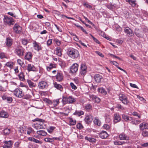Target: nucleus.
Returning a JSON list of instances; mask_svg holds the SVG:
<instances>
[{
    "instance_id": "29",
    "label": "nucleus",
    "mask_w": 148,
    "mask_h": 148,
    "mask_svg": "<svg viewBox=\"0 0 148 148\" xmlns=\"http://www.w3.org/2000/svg\"><path fill=\"white\" fill-rule=\"evenodd\" d=\"M56 53L59 56H61L62 55V50L60 47H58L56 49Z\"/></svg>"
},
{
    "instance_id": "61",
    "label": "nucleus",
    "mask_w": 148,
    "mask_h": 148,
    "mask_svg": "<svg viewBox=\"0 0 148 148\" xmlns=\"http://www.w3.org/2000/svg\"><path fill=\"white\" fill-rule=\"evenodd\" d=\"M22 42L23 45H26L28 41L27 40L23 39L22 40Z\"/></svg>"
},
{
    "instance_id": "47",
    "label": "nucleus",
    "mask_w": 148,
    "mask_h": 148,
    "mask_svg": "<svg viewBox=\"0 0 148 148\" xmlns=\"http://www.w3.org/2000/svg\"><path fill=\"white\" fill-rule=\"evenodd\" d=\"M92 108V106L90 104H87L85 106V108L87 110H91Z\"/></svg>"
},
{
    "instance_id": "8",
    "label": "nucleus",
    "mask_w": 148,
    "mask_h": 148,
    "mask_svg": "<svg viewBox=\"0 0 148 148\" xmlns=\"http://www.w3.org/2000/svg\"><path fill=\"white\" fill-rule=\"evenodd\" d=\"M3 143L4 144L3 146V148H11L12 146L13 142L10 140L8 141H5Z\"/></svg>"
},
{
    "instance_id": "18",
    "label": "nucleus",
    "mask_w": 148,
    "mask_h": 148,
    "mask_svg": "<svg viewBox=\"0 0 148 148\" xmlns=\"http://www.w3.org/2000/svg\"><path fill=\"white\" fill-rule=\"evenodd\" d=\"M124 31L129 36H132L134 34L132 30L129 27H125L124 29Z\"/></svg>"
},
{
    "instance_id": "44",
    "label": "nucleus",
    "mask_w": 148,
    "mask_h": 148,
    "mask_svg": "<svg viewBox=\"0 0 148 148\" xmlns=\"http://www.w3.org/2000/svg\"><path fill=\"white\" fill-rule=\"evenodd\" d=\"M139 30L138 29H136L135 30V34L138 37H141L142 36L140 32H139Z\"/></svg>"
},
{
    "instance_id": "11",
    "label": "nucleus",
    "mask_w": 148,
    "mask_h": 148,
    "mask_svg": "<svg viewBox=\"0 0 148 148\" xmlns=\"http://www.w3.org/2000/svg\"><path fill=\"white\" fill-rule=\"evenodd\" d=\"M13 28L14 31L16 33H20L21 32V27L17 24H15Z\"/></svg>"
},
{
    "instance_id": "28",
    "label": "nucleus",
    "mask_w": 148,
    "mask_h": 148,
    "mask_svg": "<svg viewBox=\"0 0 148 148\" xmlns=\"http://www.w3.org/2000/svg\"><path fill=\"white\" fill-rule=\"evenodd\" d=\"M54 86L55 88L60 90V91H62L63 90V88L60 84H57L56 82H55Z\"/></svg>"
},
{
    "instance_id": "63",
    "label": "nucleus",
    "mask_w": 148,
    "mask_h": 148,
    "mask_svg": "<svg viewBox=\"0 0 148 148\" xmlns=\"http://www.w3.org/2000/svg\"><path fill=\"white\" fill-rule=\"evenodd\" d=\"M32 96L29 95H26L24 96V99H28L31 98Z\"/></svg>"
},
{
    "instance_id": "12",
    "label": "nucleus",
    "mask_w": 148,
    "mask_h": 148,
    "mask_svg": "<svg viewBox=\"0 0 148 148\" xmlns=\"http://www.w3.org/2000/svg\"><path fill=\"white\" fill-rule=\"evenodd\" d=\"M33 46L34 49L37 51H39L41 50L42 48L41 45L39 43L37 42L36 41L34 42Z\"/></svg>"
},
{
    "instance_id": "38",
    "label": "nucleus",
    "mask_w": 148,
    "mask_h": 148,
    "mask_svg": "<svg viewBox=\"0 0 148 148\" xmlns=\"http://www.w3.org/2000/svg\"><path fill=\"white\" fill-rule=\"evenodd\" d=\"M127 2H128L132 6H135L136 0H125Z\"/></svg>"
},
{
    "instance_id": "50",
    "label": "nucleus",
    "mask_w": 148,
    "mask_h": 148,
    "mask_svg": "<svg viewBox=\"0 0 148 148\" xmlns=\"http://www.w3.org/2000/svg\"><path fill=\"white\" fill-rule=\"evenodd\" d=\"M3 133L4 134H8L10 133V129L8 128L5 129L3 130Z\"/></svg>"
},
{
    "instance_id": "60",
    "label": "nucleus",
    "mask_w": 148,
    "mask_h": 148,
    "mask_svg": "<svg viewBox=\"0 0 148 148\" xmlns=\"http://www.w3.org/2000/svg\"><path fill=\"white\" fill-rule=\"evenodd\" d=\"M103 127L104 129H105L106 130H108L110 128V126L107 124H104L103 126Z\"/></svg>"
},
{
    "instance_id": "9",
    "label": "nucleus",
    "mask_w": 148,
    "mask_h": 148,
    "mask_svg": "<svg viewBox=\"0 0 148 148\" xmlns=\"http://www.w3.org/2000/svg\"><path fill=\"white\" fill-rule=\"evenodd\" d=\"M48 84L46 82L44 81H41L40 82L38 85L39 88L43 89L48 86Z\"/></svg>"
},
{
    "instance_id": "34",
    "label": "nucleus",
    "mask_w": 148,
    "mask_h": 148,
    "mask_svg": "<svg viewBox=\"0 0 148 148\" xmlns=\"http://www.w3.org/2000/svg\"><path fill=\"white\" fill-rule=\"evenodd\" d=\"M27 82L28 83L30 87H34L36 86V84L32 82L31 80L28 79L27 80Z\"/></svg>"
},
{
    "instance_id": "39",
    "label": "nucleus",
    "mask_w": 148,
    "mask_h": 148,
    "mask_svg": "<svg viewBox=\"0 0 148 148\" xmlns=\"http://www.w3.org/2000/svg\"><path fill=\"white\" fill-rule=\"evenodd\" d=\"M69 125H75L76 123V121L72 118L69 119Z\"/></svg>"
},
{
    "instance_id": "26",
    "label": "nucleus",
    "mask_w": 148,
    "mask_h": 148,
    "mask_svg": "<svg viewBox=\"0 0 148 148\" xmlns=\"http://www.w3.org/2000/svg\"><path fill=\"white\" fill-rule=\"evenodd\" d=\"M5 43L8 47H10L12 44V39L8 38L6 39Z\"/></svg>"
},
{
    "instance_id": "25",
    "label": "nucleus",
    "mask_w": 148,
    "mask_h": 148,
    "mask_svg": "<svg viewBox=\"0 0 148 148\" xmlns=\"http://www.w3.org/2000/svg\"><path fill=\"white\" fill-rule=\"evenodd\" d=\"M100 136L101 138L104 139L108 137V134L106 131H103L100 133Z\"/></svg>"
},
{
    "instance_id": "31",
    "label": "nucleus",
    "mask_w": 148,
    "mask_h": 148,
    "mask_svg": "<svg viewBox=\"0 0 148 148\" xmlns=\"http://www.w3.org/2000/svg\"><path fill=\"white\" fill-rule=\"evenodd\" d=\"M36 133L38 135L43 136H45L47 134V132L43 130L37 131Z\"/></svg>"
},
{
    "instance_id": "36",
    "label": "nucleus",
    "mask_w": 148,
    "mask_h": 148,
    "mask_svg": "<svg viewBox=\"0 0 148 148\" xmlns=\"http://www.w3.org/2000/svg\"><path fill=\"white\" fill-rule=\"evenodd\" d=\"M56 67V64L51 63L47 67V69L48 71H49L51 69L53 68H55Z\"/></svg>"
},
{
    "instance_id": "3",
    "label": "nucleus",
    "mask_w": 148,
    "mask_h": 148,
    "mask_svg": "<svg viewBox=\"0 0 148 148\" xmlns=\"http://www.w3.org/2000/svg\"><path fill=\"white\" fill-rule=\"evenodd\" d=\"M76 100V99L72 96L63 97L62 101L64 103H73Z\"/></svg>"
},
{
    "instance_id": "42",
    "label": "nucleus",
    "mask_w": 148,
    "mask_h": 148,
    "mask_svg": "<svg viewBox=\"0 0 148 148\" xmlns=\"http://www.w3.org/2000/svg\"><path fill=\"white\" fill-rule=\"evenodd\" d=\"M19 79L22 81H23L25 80L24 76L23 73V72H21L18 75Z\"/></svg>"
},
{
    "instance_id": "41",
    "label": "nucleus",
    "mask_w": 148,
    "mask_h": 148,
    "mask_svg": "<svg viewBox=\"0 0 148 148\" xmlns=\"http://www.w3.org/2000/svg\"><path fill=\"white\" fill-rule=\"evenodd\" d=\"M94 122L95 124H96L98 126L100 125L101 123L100 120L97 118H95L94 121Z\"/></svg>"
},
{
    "instance_id": "15",
    "label": "nucleus",
    "mask_w": 148,
    "mask_h": 148,
    "mask_svg": "<svg viewBox=\"0 0 148 148\" xmlns=\"http://www.w3.org/2000/svg\"><path fill=\"white\" fill-rule=\"evenodd\" d=\"M119 138L120 140H129V136L125 134L122 133L119 136Z\"/></svg>"
},
{
    "instance_id": "27",
    "label": "nucleus",
    "mask_w": 148,
    "mask_h": 148,
    "mask_svg": "<svg viewBox=\"0 0 148 148\" xmlns=\"http://www.w3.org/2000/svg\"><path fill=\"white\" fill-rule=\"evenodd\" d=\"M32 57V53L30 52H28L25 56V58L26 60L29 61L31 59Z\"/></svg>"
},
{
    "instance_id": "56",
    "label": "nucleus",
    "mask_w": 148,
    "mask_h": 148,
    "mask_svg": "<svg viewBox=\"0 0 148 148\" xmlns=\"http://www.w3.org/2000/svg\"><path fill=\"white\" fill-rule=\"evenodd\" d=\"M55 128V127H54L51 126L49 127V129L47 130L48 132L50 133H51L52 132L54 129Z\"/></svg>"
},
{
    "instance_id": "14",
    "label": "nucleus",
    "mask_w": 148,
    "mask_h": 148,
    "mask_svg": "<svg viewBox=\"0 0 148 148\" xmlns=\"http://www.w3.org/2000/svg\"><path fill=\"white\" fill-rule=\"evenodd\" d=\"M93 119V117L90 114L86 115L84 119V121L86 123L88 124L92 121Z\"/></svg>"
},
{
    "instance_id": "1",
    "label": "nucleus",
    "mask_w": 148,
    "mask_h": 148,
    "mask_svg": "<svg viewBox=\"0 0 148 148\" xmlns=\"http://www.w3.org/2000/svg\"><path fill=\"white\" fill-rule=\"evenodd\" d=\"M34 121H37V122L35 123L33 125L32 127L36 130L43 129L44 128V122L45 120L42 119L37 118L35 119Z\"/></svg>"
},
{
    "instance_id": "23",
    "label": "nucleus",
    "mask_w": 148,
    "mask_h": 148,
    "mask_svg": "<svg viewBox=\"0 0 148 148\" xmlns=\"http://www.w3.org/2000/svg\"><path fill=\"white\" fill-rule=\"evenodd\" d=\"M27 69L29 71H36V69L34 66L31 64H29L28 65Z\"/></svg>"
},
{
    "instance_id": "6",
    "label": "nucleus",
    "mask_w": 148,
    "mask_h": 148,
    "mask_svg": "<svg viewBox=\"0 0 148 148\" xmlns=\"http://www.w3.org/2000/svg\"><path fill=\"white\" fill-rule=\"evenodd\" d=\"M13 92L14 95L18 98H21L24 95L22 90L20 88L16 89Z\"/></svg>"
},
{
    "instance_id": "20",
    "label": "nucleus",
    "mask_w": 148,
    "mask_h": 148,
    "mask_svg": "<svg viewBox=\"0 0 148 148\" xmlns=\"http://www.w3.org/2000/svg\"><path fill=\"white\" fill-rule=\"evenodd\" d=\"M140 130H143L144 129H148V124L145 123H142L139 125Z\"/></svg>"
},
{
    "instance_id": "19",
    "label": "nucleus",
    "mask_w": 148,
    "mask_h": 148,
    "mask_svg": "<svg viewBox=\"0 0 148 148\" xmlns=\"http://www.w3.org/2000/svg\"><path fill=\"white\" fill-rule=\"evenodd\" d=\"M26 143V142L24 141L23 142L17 141L15 142L14 144V147L15 148H18L19 147L20 145L24 146Z\"/></svg>"
},
{
    "instance_id": "55",
    "label": "nucleus",
    "mask_w": 148,
    "mask_h": 148,
    "mask_svg": "<svg viewBox=\"0 0 148 148\" xmlns=\"http://www.w3.org/2000/svg\"><path fill=\"white\" fill-rule=\"evenodd\" d=\"M70 85L71 86V88L74 90H76L77 88V87L72 82H71L70 83Z\"/></svg>"
},
{
    "instance_id": "52",
    "label": "nucleus",
    "mask_w": 148,
    "mask_h": 148,
    "mask_svg": "<svg viewBox=\"0 0 148 148\" xmlns=\"http://www.w3.org/2000/svg\"><path fill=\"white\" fill-rule=\"evenodd\" d=\"M90 35L91 36V38H92L93 39V40L94 41V42H95L97 44H100V42L96 38L94 37L91 34H90Z\"/></svg>"
},
{
    "instance_id": "32",
    "label": "nucleus",
    "mask_w": 148,
    "mask_h": 148,
    "mask_svg": "<svg viewBox=\"0 0 148 148\" xmlns=\"http://www.w3.org/2000/svg\"><path fill=\"white\" fill-rule=\"evenodd\" d=\"M99 92L101 93L103 95H106L107 93V91L103 88H99L98 89Z\"/></svg>"
},
{
    "instance_id": "46",
    "label": "nucleus",
    "mask_w": 148,
    "mask_h": 148,
    "mask_svg": "<svg viewBox=\"0 0 148 148\" xmlns=\"http://www.w3.org/2000/svg\"><path fill=\"white\" fill-rule=\"evenodd\" d=\"M141 122V121L139 120H135L132 121L131 123L132 124L135 125L138 124Z\"/></svg>"
},
{
    "instance_id": "49",
    "label": "nucleus",
    "mask_w": 148,
    "mask_h": 148,
    "mask_svg": "<svg viewBox=\"0 0 148 148\" xmlns=\"http://www.w3.org/2000/svg\"><path fill=\"white\" fill-rule=\"evenodd\" d=\"M34 131V130L32 128L29 127L27 128V134L28 135H30L32 132Z\"/></svg>"
},
{
    "instance_id": "48",
    "label": "nucleus",
    "mask_w": 148,
    "mask_h": 148,
    "mask_svg": "<svg viewBox=\"0 0 148 148\" xmlns=\"http://www.w3.org/2000/svg\"><path fill=\"white\" fill-rule=\"evenodd\" d=\"M44 140L47 142L52 143L53 142L52 138H46L44 139Z\"/></svg>"
},
{
    "instance_id": "13",
    "label": "nucleus",
    "mask_w": 148,
    "mask_h": 148,
    "mask_svg": "<svg viewBox=\"0 0 148 148\" xmlns=\"http://www.w3.org/2000/svg\"><path fill=\"white\" fill-rule=\"evenodd\" d=\"M78 65L77 63H74L71 66L70 71L72 73L76 72L78 69Z\"/></svg>"
},
{
    "instance_id": "51",
    "label": "nucleus",
    "mask_w": 148,
    "mask_h": 148,
    "mask_svg": "<svg viewBox=\"0 0 148 148\" xmlns=\"http://www.w3.org/2000/svg\"><path fill=\"white\" fill-rule=\"evenodd\" d=\"M43 100L47 103H48V104L50 105L52 104V101L47 98L44 99Z\"/></svg>"
},
{
    "instance_id": "58",
    "label": "nucleus",
    "mask_w": 148,
    "mask_h": 148,
    "mask_svg": "<svg viewBox=\"0 0 148 148\" xmlns=\"http://www.w3.org/2000/svg\"><path fill=\"white\" fill-rule=\"evenodd\" d=\"M116 107L118 108L119 109L121 110H123L124 109V107L122 106L119 104H118L117 105Z\"/></svg>"
},
{
    "instance_id": "54",
    "label": "nucleus",
    "mask_w": 148,
    "mask_h": 148,
    "mask_svg": "<svg viewBox=\"0 0 148 148\" xmlns=\"http://www.w3.org/2000/svg\"><path fill=\"white\" fill-rule=\"evenodd\" d=\"M142 134L143 137H147L148 132L147 131H143L142 133Z\"/></svg>"
},
{
    "instance_id": "45",
    "label": "nucleus",
    "mask_w": 148,
    "mask_h": 148,
    "mask_svg": "<svg viewBox=\"0 0 148 148\" xmlns=\"http://www.w3.org/2000/svg\"><path fill=\"white\" fill-rule=\"evenodd\" d=\"M74 114L78 116H80L81 115L84 114V112L82 111H76Z\"/></svg>"
},
{
    "instance_id": "33",
    "label": "nucleus",
    "mask_w": 148,
    "mask_h": 148,
    "mask_svg": "<svg viewBox=\"0 0 148 148\" xmlns=\"http://www.w3.org/2000/svg\"><path fill=\"white\" fill-rule=\"evenodd\" d=\"M116 5H112L110 3H109L106 5V6L109 9L113 10L116 7Z\"/></svg>"
},
{
    "instance_id": "10",
    "label": "nucleus",
    "mask_w": 148,
    "mask_h": 148,
    "mask_svg": "<svg viewBox=\"0 0 148 148\" xmlns=\"http://www.w3.org/2000/svg\"><path fill=\"white\" fill-rule=\"evenodd\" d=\"M89 97L90 101H92L94 102L97 103H99L100 101V98L94 95H90Z\"/></svg>"
},
{
    "instance_id": "30",
    "label": "nucleus",
    "mask_w": 148,
    "mask_h": 148,
    "mask_svg": "<svg viewBox=\"0 0 148 148\" xmlns=\"http://www.w3.org/2000/svg\"><path fill=\"white\" fill-rule=\"evenodd\" d=\"M122 118L126 121H129L132 120V118L131 117L129 116L124 114L122 115Z\"/></svg>"
},
{
    "instance_id": "2",
    "label": "nucleus",
    "mask_w": 148,
    "mask_h": 148,
    "mask_svg": "<svg viewBox=\"0 0 148 148\" xmlns=\"http://www.w3.org/2000/svg\"><path fill=\"white\" fill-rule=\"evenodd\" d=\"M67 53L68 56L72 59L77 58L79 55L78 51L73 48L69 49Z\"/></svg>"
},
{
    "instance_id": "37",
    "label": "nucleus",
    "mask_w": 148,
    "mask_h": 148,
    "mask_svg": "<svg viewBox=\"0 0 148 148\" xmlns=\"http://www.w3.org/2000/svg\"><path fill=\"white\" fill-rule=\"evenodd\" d=\"M126 142L125 141H120L115 140L114 141V143L115 145H122L126 143Z\"/></svg>"
},
{
    "instance_id": "59",
    "label": "nucleus",
    "mask_w": 148,
    "mask_h": 148,
    "mask_svg": "<svg viewBox=\"0 0 148 148\" xmlns=\"http://www.w3.org/2000/svg\"><path fill=\"white\" fill-rule=\"evenodd\" d=\"M0 57L1 59L6 58V57L5 53H0Z\"/></svg>"
},
{
    "instance_id": "17",
    "label": "nucleus",
    "mask_w": 148,
    "mask_h": 148,
    "mask_svg": "<svg viewBox=\"0 0 148 148\" xmlns=\"http://www.w3.org/2000/svg\"><path fill=\"white\" fill-rule=\"evenodd\" d=\"M16 51L17 54L19 56H22L23 54L24 51L21 47L16 49Z\"/></svg>"
},
{
    "instance_id": "35",
    "label": "nucleus",
    "mask_w": 148,
    "mask_h": 148,
    "mask_svg": "<svg viewBox=\"0 0 148 148\" xmlns=\"http://www.w3.org/2000/svg\"><path fill=\"white\" fill-rule=\"evenodd\" d=\"M0 116L2 117L6 118L8 116V114L6 112L2 111L0 113Z\"/></svg>"
},
{
    "instance_id": "5",
    "label": "nucleus",
    "mask_w": 148,
    "mask_h": 148,
    "mask_svg": "<svg viewBox=\"0 0 148 148\" xmlns=\"http://www.w3.org/2000/svg\"><path fill=\"white\" fill-rule=\"evenodd\" d=\"M119 99L122 103L125 105L127 104L129 102L127 97L125 95L120 94L119 95Z\"/></svg>"
},
{
    "instance_id": "21",
    "label": "nucleus",
    "mask_w": 148,
    "mask_h": 148,
    "mask_svg": "<svg viewBox=\"0 0 148 148\" xmlns=\"http://www.w3.org/2000/svg\"><path fill=\"white\" fill-rule=\"evenodd\" d=\"M56 77L57 81L58 82L62 81L63 78V75L61 73H58L57 74L56 76Z\"/></svg>"
},
{
    "instance_id": "4",
    "label": "nucleus",
    "mask_w": 148,
    "mask_h": 148,
    "mask_svg": "<svg viewBox=\"0 0 148 148\" xmlns=\"http://www.w3.org/2000/svg\"><path fill=\"white\" fill-rule=\"evenodd\" d=\"M3 21L5 24L9 26L14 25V20L12 18L7 16H4Z\"/></svg>"
},
{
    "instance_id": "53",
    "label": "nucleus",
    "mask_w": 148,
    "mask_h": 148,
    "mask_svg": "<svg viewBox=\"0 0 148 148\" xmlns=\"http://www.w3.org/2000/svg\"><path fill=\"white\" fill-rule=\"evenodd\" d=\"M137 97L138 99L142 101L143 103H145L146 100L143 97H141L138 95H137Z\"/></svg>"
},
{
    "instance_id": "57",
    "label": "nucleus",
    "mask_w": 148,
    "mask_h": 148,
    "mask_svg": "<svg viewBox=\"0 0 148 148\" xmlns=\"http://www.w3.org/2000/svg\"><path fill=\"white\" fill-rule=\"evenodd\" d=\"M76 127L78 129H81L83 128V126L80 123H78L76 125Z\"/></svg>"
},
{
    "instance_id": "43",
    "label": "nucleus",
    "mask_w": 148,
    "mask_h": 148,
    "mask_svg": "<svg viewBox=\"0 0 148 148\" xmlns=\"http://www.w3.org/2000/svg\"><path fill=\"white\" fill-rule=\"evenodd\" d=\"M13 63L12 62H8L6 63L5 66L12 69L13 67Z\"/></svg>"
},
{
    "instance_id": "64",
    "label": "nucleus",
    "mask_w": 148,
    "mask_h": 148,
    "mask_svg": "<svg viewBox=\"0 0 148 148\" xmlns=\"http://www.w3.org/2000/svg\"><path fill=\"white\" fill-rule=\"evenodd\" d=\"M132 114L134 116H137L139 118H140V116L136 112H133Z\"/></svg>"
},
{
    "instance_id": "24",
    "label": "nucleus",
    "mask_w": 148,
    "mask_h": 148,
    "mask_svg": "<svg viewBox=\"0 0 148 148\" xmlns=\"http://www.w3.org/2000/svg\"><path fill=\"white\" fill-rule=\"evenodd\" d=\"M28 140L29 141L33 142L36 143H39L40 144H41L42 143L41 141H39L32 137H29L28 138Z\"/></svg>"
},
{
    "instance_id": "40",
    "label": "nucleus",
    "mask_w": 148,
    "mask_h": 148,
    "mask_svg": "<svg viewBox=\"0 0 148 148\" xmlns=\"http://www.w3.org/2000/svg\"><path fill=\"white\" fill-rule=\"evenodd\" d=\"M59 103V99H57L53 100L52 101V104H53L54 107L56 106Z\"/></svg>"
},
{
    "instance_id": "7",
    "label": "nucleus",
    "mask_w": 148,
    "mask_h": 148,
    "mask_svg": "<svg viewBox=\"0 0 148 148\" xmlns=\"http://www.w3.org/2000/svg\"><path fill=\"white\" fill-rule=\"evenodd\" d=\"M87 67L85 64H81L80 68V74L82 75H85L87 73Z\"/></svg>"
},
{
    "instance_id": "22",
    "label": "nucleus",
    "mask_w": 148,
    "mask_h": 148,
    "mask_svg": "<svg viewBox=\"0 0 148 148\" xmlns=\"http://www.w3.org/2000/svg\"><path fill=\"white\" fill-rule=\"evenodd\" d=\"M94 79L95 81L99 83L101 82L102 77L100 75L97 74L95 75Z\"/></svg>"
},
{
    "instance_id": "16",
    "label": "nucleus",
    "mask_w": 148,
    "mask_h": 148,
    "mask_svg": "<svg viewBox=\"0 0 148 148\" xmlns=\"http://www.w3.org/2000/svg\"><path fill=\"white\" fill-rule=\"evenodd\" d=\"M121 119V117L118 113H116L114 114L113 117V121L115 123L119 122Z\"/></svg>"
},
{
    "instance_id": "62",
    "label": "nucleus",
    "mask_w": 148,
    "mask_h": 148,
    "mask_svg": "<svg viewBox=\"0 0 148 148\" xmlns=\"http://www.w3.org/2000/svg\"><path fill=\"white\" fill-rule=\"evenodd\" d=\"M6 99L7 100L8 102L9 103H11L12 100V98L11 97H7Z\"/></svg>"
}]
</instances>
